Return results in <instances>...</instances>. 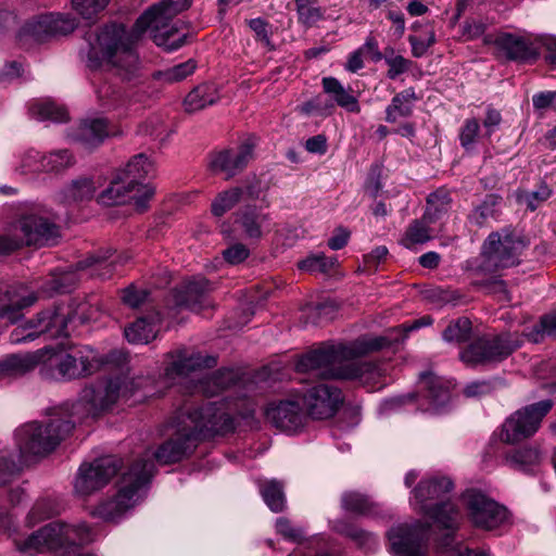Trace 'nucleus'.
I'll return each mask as SVG.
<instances>
[{
	"label": "nucleus",
	"mask_w": 556,
	"mask_h": 556,
	"mask_svg": "<svg viewBox=\"0 0 556 556\" xmlns=\"http://www.w3.org/2000/svg\"><path fill=\"white\" fill-rule=\"evenodd\" d=\"M453 489V482L447 477H427L421 479L412 491L409 503L412 507L430 519L439 529L446 530L440 545L448 547L453 534L457 530L460 513L447 494Z\"/></svg>",
	"instance_id": "obj_5"
},
{
	"label": "nucleus",
	"mask_w": 556,
	"mask_h": 556,
	"mask_svg": "<svg viewBox=\"0 0 556 556\" xmlns=\"http://www.w3.org/2000/svg\"><path fill=\"white\" fill-rule=\"evenodd\" d=\"M97 97L100 104L106 110H116L126 104V97L122 89L109 81L99 85Z\"/></svg>",
	"instance_id": "obj_42"
},
{
	"label": "nucleus",
	"mask_w": 556,
	"mask_h": 556,
	"mask_svg": "<svg viewBox=\"0 0 556 556\" xmlns=\"http://www.w3.org/2000/svg\"><path fill=\"white\" fill-rule=\"evenodd\" d=\"M323 88L332 100L342 109L352 113H359L361 106L358 100L334 77H324Z\"/></svg>",
	"instance_id": "obj_35"
},
{
	"label": "nucleus",
	"mask_w": 556,
	"mask_h": 556,
	"mask_svg": "<svg viewBox=\"0 0 556 556\" xmlns=\"http://www.w3.org/2000/svg\"><path fill=\"white\" fill-rule=\"evenodd\" d=\"M469 521L481 530H495L509 523L508 509L477 490H467L462 496Z\"/></svg>",
	"instance_id": "obj_12"
},
{
	"label": "nucleus",
	"mask_w": 556,
	"mask_h": 556,
	"mask_svg": "<svg viewBox=\"0 0 556 556\" xmlns=\"http://www.w3.org/2000/svg\"><path fill=\"white\" fill-rule=\"evenodd\" d=\"M76 27L75 20L60 14L40 15L26 23L24 30L36 40L51 35H66Z\"/></svg>",
	"instance_id": "obj_27"
},
{
	"label": "nucleus",
	"mask_w": 556,
	"mask_h": 556,
	"mask_svg": "<svg viewBox=\"0 0 556 556\" xmlns=\"http://www.w3.org/2000/svg\"><path fill=\"white\" fill-rule=\"evenodd\" d=\"M36 301L35 293L24 286L10 287L4 292H0V317L10 323H16L22 317L21 311Z\"/></svg>",
	"instance_id": "obj_28"
},
{
	"label": "nucleus",
	"mask_w": 556,
	"mask_h": 556,
	"mask_svg": "<svg viewBox=\"0 0 556 556\" xmlns=\"http://www.w3.org/2000/svg\"><path fill=\"white\" fill-rule=\"evenodd\" d=\"M232 425L230 415L216 402L179 409L172 420L175 433L155 451L147 450L129 464L122 473L116 495L100 503L94 515L108 521L117 520L140 501L142 490L153 476L154 460L160 465L180 462L195 450L202 438L226 433Z\"/></svg>",
	"instance_id": "obj_1"
},
{
	"label": "nucleus",
	"mask_w": 556,
	"mask_h": 556,
	"mask_svg": "<svg viewBox=\"0 0 556 556\" xmlns=\"http://www.w3.org/2000/svg\"><path fill=\"white\" fill-rule=\"evenodd\" d=\"M480 132V125L476 118L466 119L459 131L460 146L466 150L473 148Z\"/></svg>",
	"instance_id": "obj_59"
},
{
	"label": "nucleus",
	"mask_w": 556,
	"mask_h": 556,
	"mask_svg": "<svg viewBox=\"0 0 556 556\" xmlns=\"http://www.w3.org/2000/svg\"><path fill=\"white\" fill-rule=\"evenodd\" d=\"M332 529L363 547L371 548L378 543L377 538L372 533L358 528L355 523L345 519L336 520L332 525Z\"/></svg>",
	"instance_id": "obj_39"
},
{
	"label": "nucleus",
	"mask_w": 556,
	"mask_h": 556,
	"mask_svg": "<svg viewBox=\"0 0 556 556\" xmlns=\"http://www.w3.org/2000/svg\"><path fill=\"white\" fill-rule=\"evenodd\" d=\"M417 96L413 88L396 93L386 109V121L394 123L399 117H408L413 113V102Z\"/></svg>",
	"instance_id": "obj_37"
},
{
	"label": "nucleus",
	"mask_w": 556,
	"mask_h": 556,
	"mask_svg": "<svg viewBox=\"0 0 556 556\" xmlns=\"http://www.w3.org/2000/svg\"><path fill=\"white\" fill-rule=\"evenodd\" d=\"M387 535L393 556H428L429 525L421 521L399 523Z\"/></svg>",
	"instance_id": "obj_14"
},
{
	"label": "nucleus",
	"mask_w": 556,
	"mask_h": 556,
	"mask_svg": "<svg viewBox=\"0 0 556 556\" xmlns=\"http://www.w3.org/2000/svg\"><path fill=\"white\" fill-rule=\"evenodd\" d=\"M156 331L153 320L138 318L125 329V337L130 343L147 344L156 337Z\"/></svg>",
	"instance_id": "obj_41"
},
{
	"label": "nucleus",
	"mask_w": 556,
	"mask_h": 556,
	"mask_svg": "<svg viewBox=\"0 0 556 556\" xmlns=\"http://www.w3.org/2000/svg\"><path fill=\"white\" fill-rule=\"evenodd\" d=\"M552 191L547 185L542 184L536 190L532 192H520L517 195V201L520 205L526 206L530 211H535L542 203L548 200Z\"/></svg>",
	"instance_id": "obj_54"
},
{
	"label": "nucleus",
	"mask_w": 556,
	"mask_h": 556,
	"mask_svg": "<svg viewBox=\"0 0 556 556\" xmlns=\"http://www.w3.org/2000/svg\"><path fill=\"white\" fill-rule=\"evenodd\" d=\"M276 531L285 540L293 543H301L306 536V531L302 527L294 526L289 519L283 517L277 519Z\"/></svg>",
	"instance_id": "obj_57"
},
{
	"label": "nucleus",
	"mask_w": 556,
	"mask_h": 556,
	"mask_svg": "<svg viewBox=\"0 0 556 556\" xmlns=\"http://www.w3.org/2000/svg\"><path fill=\"white\" fill-rule=\"evenodd\" d=\"M296 393L312 420L333 418L345 402L344 393L338 384H305Z\"/></svg>",
	"instance_id": "obj_11"
},
{
	"label": "nucleus",
	"mask_w": 556,
	"mask_h": 556,
	"mask_svg": "<svg viewBox=\"0 0 556 556\" xmlns=\"http://www.w3.org/2000/svg\"><path fill=\"white\" fill-rule=\"evenodd\" d=\"M129 260L127 255H118L113 257V252L110 249L99 251L79 261L75 269L81 273V276H97L100 279L111 278L116 267L126 263Z\"/></svg>",
	"instance_id": "obj_23"
},
{
	"label": "nucleus",
	"mask_w": 556,
	"mask_h": 556,
	"mask_svg": "<svg viewBox=\"0 0 556 556\" xmlns=\"http://www.w3.org/2000/svg\"><path fill=\"white\" fill-rule=\"evenodd\" d=\"M336 265V257H327L323 253H315L301 261L299 263V268L307 273L327 274L332 270Z\"/></svg>",
	"instance_id": "obj_52"
},
{
	"label": "nucleus",
	"mask_w": 556,
	"mask_h": 556,
	"mask_svg": "<svg viewBox=\"0 0 556 556\" xmlns=\"http://www.w3.org/2000/svg\"><path fill=\"white\" fill-rule=\"evenodd\" d=\"M59 236V227L38 213L25 214L13 225L12 237L18 241V249L23 245L54 244Z\"/></svg>",
	"instance_id": "obj_16"
},
{
	"label": "nucleus",
	"mask_w": 556,
	"mask_h": 556,
	"mask_svg": "<svg viewBox=\"0 0 556 556\" xmlns=\"http://www.w3.org/2000/svg\"><path fill=\"white\" fill-rule=\"evenodd\" d=\"M452 199L445 189H439L427 199V210L424 214L425 220L435 223L441 219L450 210Z\"/></svg>",
	"instance_id": "obj_40"
},
{
	"label": "nucleus",
	"mask_w": 556,
	"mask_h": 556,
	"mask_svg": "<svg viewBox=\"0 0 556 556\" xmlns=\"http://www.w3.org/2000/svg\"><path fill=\"white\" fill-rule=\"evenodd\" d=\"M390 344L384 337L359 338L349 344H323L302 355L295 363L301 374L319 370L324 379H376L384 376L381 366L361 359V356Z\"/></svg>",
	"instance_id": "obj_3"
},
{
	"label": "nucleus",
	"mask_w": 556,
	"mask_h": 556,
	"mask_svg": "<svg viewBox=\"0 0 556 556\" xmlns=\"http://www.w3.org/2000/svg\"><path fill=\"white\" fill-rule=\"evenodd\" d=\"M479 288L482 289L484 292L497 295L500 301H510V296L508 294L506 285L502 279H500L498 275L493 278H488V280H479Z\"/></svg>",
	"instance_id": "obj_60"
},
{
	"label": "nucleus",
	"mask_w": 556,
	"mask_h": 556,
	"mask_svg": "<svg viewBox=\"0 0 556 556\" xmlns=\"http://www.w3.org/2000/svg\"><path fill=\"white\" fill-rule=\"evenodd\" d=\"M502 198L496 194H486L483 201L476 205L471 213L468 215L470 224L482 227L489 224L490 220L497 218Z\"/></svg>",
	"instance_id": "obj_36"
},
{
	"label": "nucleus",
	"mask_w": 556,
	"mask_h": 556,
	"mask_svg": "<svg viewBox=\"0 0 556 556\" xmlns=\"http://www.w3.org/2000/svg\"><path fill=\"white\" fill-rule=\"evenodd\" d=\"M285 367L281 361H273L257 370L245 365H231L222 367L215 372L216 382H264L276 381Z\"/></svg>",
	"instance_id": "obj_20"
},
{
	"label": "nucleus",
	"mask_w": 556,
	"mask_h": 556,
	"mask_svg": "<svg viewBox=\"0 0 556 556\" xmlns=\"http://www.w3.org/2000/svg\"><path fill=\"white\" fill-rule=\"evenodd\" d=\"M102 185L101 175L78 178L64 188L63 199L68 202L90 200Z\"/></svg>",
	"instance_id": "obj_32"
},
{
	"label": "nucleus",
	"mask_w": 556,
	"mask_h": 556,
	"mask_svg": "<svg viewBox=\"0 0 556 556\" xmlns=\"http://www.w3.org/2000/svg\"><path fill=\"white\" fill-rule=\"evenodd\" d=\"M45 173H59L70 168L75 163L73 153L67 149H60L43 154Z\"/></svg>",
	"instance_id": "obj_51"
},
{
	"label": "nucleus",
	"mask_w": 556,
	"mask_h": 556,
	"mask_svg": "<svg viewBox=\"0 0 556 556\" xmlns=\"http://www.w3.org/2000/svg\"><path fill=\"white\" fill-rule=\"evenodd\" d=\"M125 179L139 189L141 187H151L142 181L154 174L153 162L143 153L132 156L125 167L117 170Z\"/></svg>",
	"instance_id": "obj_30"
},
{
	"label": "nucleus",
	"mask_w": 556,
	"mask_h": 556,
	"mask_svg": "<svg viewBox=\"0 0 556 556\" xmlns=\"http://www.w3.org/2000/svg\"><path fill=\"white\" fill-rule=\"evenodd\" d=\"M242 189L233 187L219 192L211 204V212L214 216L220 217L235 207L242 198Z\"/></svg>",
	"instance_id": "obj_45"
},
{
	"label": "nucleus",
	"mask_w": 556,
	"mask_h": 556,
	"mask_svg": "<svg viewBox=\"0 0 556 556\" xmlns=\"http://www.w3.org/2000/svg\"><path fill=\"white\" fill-rule=\"evenodd\" d=\"M59 514V506L54 498L46 496L39 498L30 511L26 517V522L28 527H34L36 523L51 518L52 516Z\"/></svg>",
	"instance_id": "obj_47"
},
{
	"label": "nucleus",
	"mask_w": 556,
	"mask_h": 556,
	"mask_svg": "<svg viewBox=\"0 0 556 556\" xmlns=\"http://www.w3.org/2000/svg\"><path fill=\"white\" fill-rule=\"evenodd\" d=\"M382 59H384L389 66L387 75L390 79H395L397 76L409 70L410 61L400 54H395L392 48L386 49V53Z\"/></svg>",
	"instance_id": "obj_56"
},
{
	"label": "nucleus",
	"mask_w": 556,
	"mask_h": 556,
	"mask_svg": "<svg viewBox=\"0 0 556 556\" xmlns=\"http://www.w3.org/2000/svg\"><path fill=\"white\" fill-rule=\"evenodd\" d=\"M119 467L121 462L114 456L102 457L91 464H83L75 479L76 493L88 495L103 488Z\"/></svg>",
	"instance_id": "obj_19"
},
{
	"label": "nucleus",
	"mask_w": 556,
	"mask_h": 556,
	"mask_svg": "<svg viewBox=\"0 0 556 556\" xmlns=\"http://www.w3.org/2000/svg\"><path fill=\"white\" fill-rule=\"evenodd\" d=\"M471 321L467 317H460L450 321L442 332V338L448 343H463L470 338Z\"/></svg>",
	"instance_id": "obj_50"
},
{
	"label": "nucleus",
	"mask_w": 556,
	"mask_h": 556,
	"mask_svg": "<svg viewBox=\"0 0 556 556\" xmlns=\"http://www.w3.org/2000/svg\"><path fill=\"white\" fill-rule=\"evenodd\" d=\"M142 384H88L83 391V396L75 403H65L62 407H68L66 417L76 419V424L84 418L96 417L102 412L110 409L121 396L122 387L131 390H139Z\"/></svg>",
	"instance_id": "obj_9"
},
{
	"label": "nucleus",
	"mask_w": 556,
	"mask_h": 556,
	"mask_svg": "<svg viewBox=\"0 0 556 556\" xmlns=\"http://www.w3.org/2000/svg\"><path fill=\"white\" fill-rule=\"evenodd\" d=\"M536 40H540V48L545 47L547 50L545 60L556 66V37L540 35Z\"/></svg>",
	"instance_id": "obj_64"
},
{
	"label": "nucleus",
	"mask_w": 556,
	"mask_h": 556,
	"mask_svg": "<svg viewBox=\"0 0 556 556\" xmlns=\"http://www.w3.org/2000/svg\"><path fill=\"white\" fill-rule=\"evenodd\" d=\"M530 342H542L546 337L556 338V311L541 317L539 324L523 334Z\"/></svg>",
	"instance_id": "obj_44"
},
{
	"label": "nucleus",
	"mask_w": 556,
	"mask_h": 556,
	"mask_svg": "<svg viewBox=\"0 0 556 556\" xmlns=\"http://www.w3.org/2000/svg\"><path fill=\"white\" fill-rule=\"evenodd\" d=\"M68 314L63 307L47 309L38 314L36 320L17 326L10 334L12 343L18 344L35 340L41 333L52 337L67 336Z\"/></svg>",
	"instance_id": "obj_17"
},
{
	"label": "nucleus",
	"mask_w": 556,
	"mask_h": 556,
	"mask_svg": "<svg viewBox=\"0 0 556 556\" xmlns=\"http://www.w3.org/2000/svg\"><path fill=\"white\" fill-rule=\"evenodd\" d=\"M539 36L505 33L496 38L495 45L508 60L527 62L536 59L540 53Z\"/></svg>",
	"instance_id": "obj_21"
},
{
	"label": "nucleus",
	"mask_w": 556,
	"mask_h": 556,
	"mask_svg": "<svg viewBox=\"0 0 556 556\" xmlns=\"http://www.w3.org/2000/svg\"><path fill=\"white\" fill-rule=\"evenodd\" d=\"M153 194V187L136 189L131 182L116 172L110 185L99 193L97 201L102 205L132 203L138 210L143 211Z\"/></svg>",
	"instance_id": "obj_18"
},
{
	"label": "nucleus",
	"mask_w": 556,
	"mask_h": 556,
	"mask_svg": "<svg viewBox=\"0 0 556 556\" xmlns=\"http://www.w3.org/2000/svg\"><path fill=\"white\" fill-rule=\"evenodd\" d=\"M249 26L255 33L258 41L268 48H273L267 29L268 24L263 18L257 17L250 20Z\"/></svg>",
	"instance_id": "obj_63"
},
{
	"label": "nucleus",
	"mask_w": 556,
	"mask_h": 556,
	"mask_svg": "<svg viewBox=\"0 0 556 556\" xmlns=\"http://www.w3.org/2000/svg\"><path fill=\"white\" fill-rule=\"evenodd\" d=\"M109 3V0H72L73 9L85 20L96 17Z\"/></svg>",
	"instance_id": "obj_58"
},
{
	"label": "nucleus",
	"mask_w": 556,
	"mask_h": 556,
	"mask_svg": "<svg viewBox=\"0 0 556 556\" xmlns=\"http://www.w3.org/2000/svg\"><path fill=\"white\" fill-rule=\"evenodd\" d=\"M94 540L92 530L85 523L68 525L61 521L50 522L29 534L26 539H14L16 548L22 553H42L61 549L58 556H94L81 553L78 545Z\"/></svg>",
	"instance_id": "obj_7"
},
{
	"label": "nucleus",
	"mask_w": 556,
	"mask_h": 556,
	"mask_svg": "<svg viewBox=\"0 0 556 556\" xmlns=\"http://www.w3.org/2000/svg\"><path fill=\"white\" fill-rule=\"evenodd\" d=\"M552 407V400H543L515 412L503 424L501 440L505 443H516L532 437Z\"/></svg>",
	"instance_id": "obj_13"
},
{
	"label": "nucleus",
	"mask_w": 556,
	"mask_h": 556,
	"mask_svg": "<svg viewBox=\"0 0 556 556\" xmlns=\"http://www.w3.org/2000/svg\"><path fill=\"white\" fill-rule=\"evenodd\" d=\"M216 365L213 356H203L200 353H188L186 350H177L167 355L165 377L167 379L184 378L190 372L211 368Z\"/></svg>",
	"instance_id": "obj_22"
},
{
	"label": "nucleus",
	"mask_w": 556,
	"mask_h": 556,
	"mask_svg": "<svg viewBox=\"0 0 556 556\" xmlns=\"http://www.w3.org/2000/svg\"><path fill=\"white\" fill-rule=\"evenodd\" d=\"M189 7L188 0H162L138 17L132 30L121 24H110L88 33V66H105L122 78H130L139 68L136 47L143 31L149 29L154 43L168 52L185 45L187 36L174 18Z\"/></svg>",
	"instance_id": "obj_2"
},
{
	"label": "nucleus",
	"mask_w": 556,
	"mask_h": 556,
	"mask_svg": "<svg viewBox=\"0 0 556 556\" xmlns=\"http://www.w3.org/2000/svg\"><path fill=\"white\" fill-rule=\"evenodd\" d=\"M235 223L243 236L250 240H260L270 231L271 218L269 214L253 205H247L235 214Z\"/></svg>",
	"instance_id": "obj_25"
},
{
	"label": "nucleus",
	"mask_w": 556,
	"mask_h": 556,
	"mask_svg": "<svg viewBox=\"0 0 556 556\" xmlns=\"http://www.w3.org/2000/svg\"><path fill=\"white\" fill-rule=\"evenodd\" d=\"M65 413L68 407L60 406L53 409L47 425L31 421L16 429L14 438L18 454L0 453V484L17 475L30 457L51 453L72 432L76 419H68Z\"/></svg>",
	"instance_id": "obj_4"
},
{
	"label": "nucleus",
	"mask_w": 556,
	"mask_h": 556,
	"mask_svg": "<svg viewBox=\"0 0 556 556\" xmlns=\"http://www.w3.org/2000/svg\"><path fill=\"white\" fill-rule=\"evenodd\" d=\"M261 494L270 510L278 513L286 506L283 485L277 480H267L261 486Z\"/></svg>",
	"instance_id": "obj_43"
},
{
	"label": "nucleus",
	"mask_w": 556,
	"mask_h": 556,
	"mask_svg": "<svg viewBox=\"0 0 556 556\" xmlns=\"http://www.w3.org/2000/svg\"><path fill=\"white\" fill-rule=\"evenodd\" d=\"M264 414L273 427L288 434L301 432L309 420L296 390L286 399L268 403Z\"/></svg>",
	"instance_id": "obj_15"
},
{
	"label": "nucleus",
	"mask_w": 556,
	"mask_h": 556,
	"mask_svg": "<svg viewBox=\"0 0 556 556\" xmlns=\"http://www.w3.org/2000/svg\"><path fill=\"white\" fill-rule=\"evenodd\" d=\"M195 70V63L188 60L170 68L157 73V78L165 83H178L190 76Z\"/></svg>",
	"instance_id": "obj_55"
},
{
	"label": "nucleus",
	"mask_w": 556,
	"mask_h": 556,
	"mask_svg": "<svg viewBox=\"0 0 556 556\" xmlns=\"http://www.w3.org/2000/svg\"><path fill=\"white\" fill-rule=\"evenodd\" d=\"M29 114L37 121L65 122L67 111L50 99L36 100L29 105Z\"/></svg>",
	"instance_id": "obj_38"
},
{
	"label": "nucleus",
	"mask_w": 556,
	"mask_h": 556,
	"mask_svg": "<svg viewBox=\"0 0 556 556\" xmlns=\"http://www.w3.org/2000/svg\"><path fill=\"white\" fill-rule=\"evenodd\" d=\"M526 247L527 242L509 229L490 233L481 253L465 263L472 285L479 288V280L496 277L501 269L519 264V256Z\"/></svg>",
	"instance_id": "obj_6"
},
{
	"label": "nucleus",
	"mask_w": 556,
	"mask_h": 556,
	"mask_svg": "<svg viewBox=\"0 0 556 556\" xmlns=\"http://www.w3.org/2000/svg\"><path fill=\"white\" fill-rule=\"evenodd\" d=\"M16 170L23 175L45 173L43 153L28 149L20 156Z\"/></svg>",
	"instance_id": "obj_53"
},
{
	"label": "nucleus",
	"mask_w": 556,
	"mask_h": 556,
	"mask_svg": "<svg viewBox=\"0 0 556 556\" xmlns=\"http://www.w3.org/2000/svg\"><path fill=\"white\" fill-rule=\"evenodd\" d=\"M255 142L252 138L247 139L239 150L222 151L212 156L210 166L214 172H224L228 177L233 176L238 170L244 168L253 159Z\"/></svg>",
	"instance_id": "obj_26"
},
{
	"label": "nucleus",
	"mask_w": 556,
	"mask_h": 556,
	"mask_svg": "<svg viewBox=\"0 0 556 556\" xmlns=\"http://www.w3.org/2000/svg\"><path fill=\"white\" fill-rule=\"evenodd\" d=\"M341 506L344 510L357 515H369L374 513L375 504L365 494L348 491L341 496Z\"/></svg>",
	"instance_id": "obj_46"
},
{
	"label": "nucleus",
	"mask_w": 556,
	"mask_h": 556,
	"mask_svg": "<svg viewBox=\"0 0 556 556\" xmlns=\"http://www.w3.org/2000/svg\"><path fill=\"white\" fill-rule=\"evenodd\" d=\"M522 345L519 333L506 332L493 338H480L464 349L460 361L468 366L501 362Z\"/></svg>",
	"instance_id": "obj_10"
},
{
	"label": "nucleus",
	"mask_w": 556,
	"mask_h": 556,
	"mask_svg": "<svg viewBox=\"0 0 556 556\" xmlns=\"http://www.w3.org/2000/svg\"><path fill=\"white\" fill-rule=\"evenodd\" d=\"M211 290V283L205 277H194L188 280L178 292L177 304L194 309L201 299Z\"/></svg>",
	"instance_id": "obj_33"
},
{
	"label": "nucleus",
	"mask_w": 556,
	"mask_h": 556,
	"mask_svg": "<svg viewBox=\"0 0 556 556\" xmlns=\"http://www.w3.org/2000/svg\"><path fill=\"white\" fill-rule=\"evenodd\" d=\"M70 138L86 149L99 147L109 137V124L103 117L86 118L68 134Z\"/></svg>",
	"instance_id": "obj_29"
},
{
	"label": "nucleus",
	"mask_w": 556,
	"mask_h": 556,
	"mask_svg": "<svg viewBox=\"0 0 556 556\" xmlns=\"http://www.w3.org/2000/svg\"><path fill=\"white\" fill-rule=\"evenodd\" d=\"M148 298V292L144 289H137L134 286L123 290L122 301L129 307L136 308L141 305Z\"/></svg>",
	"instance_id": "obj_62"
},
{
	"label": "nucleus",
	"mask_w": 556,
	"mask_h": 556,
	"mask_svg": "<svg viewBox=\"0 0 556 556\" xmlns=\"http://www.w3.org/2000/svg\"><path fill=\"white\" fill-rule=\"evenodd\" d=\"M45 349L51 350L46 356V363L55 365L63 378L73 380L86 378L122 356L114 352L103 358L89 346H74L68 352L59 346Z\"/></svg>",
	"instance_id": "obj_8"
},
{
	"label": "nucleus",
	"mask_w": 556,
	"mask_h": 556,
	"mask_svg": "<svg viewBox=\"0 0 556 556\" xmlns=\"http://www.w3.org/2000/svg\"><path fill=\"white\" fill-rule=\"evenodd\" d=\"M51 350L39 349L35 352L11 354L0 361V380L16 379L33 371L40 363H46V356Z\"/></svg>",
	"instance_id": "obj_24"
},
{
	"label": "nucleus",
	"mask_w": 556,
	"mask_h": 556,
	"mask_svg": "<svg viewBox=\"0 0 556 556\" xmlns=\"http://www.w3.org/2000/svg\"><path fill=\"white\" fill-rule=\"evenodd\" d=\"M542 457L539 447L525 446L507 452L504 457V463L518 471L534 472L541 464Z\"/></svg>",
	"instance_id": "obj_31"
},
{
	"label": "nucleus",
	"mask_w": 556,
	"mask_h": 556,
	"mask_svg": "<svg viewBox=\"0 0 556 556\" xmlns=\"http://www.w3.org/2000/svg\"><path fill=\"white\" fill-rule=\"evenodd\" d=\"M219 98V91L215 84H203L187 94L184 105L187 112L192 113L215 104Z\"/></svg>",
	"instance_id": "obj_34"
},
{
	"label": "nucleus",
	"mask_w": 556,
	"mask_h": 556,
	"mask_svg": "<svg viewBox=\"0 0 556 556\" xmlns=\"http://www.w3.org/2000/svg\"><path fill=\"white\" fill-rule=\"evenodd\" d=\"M294 3L299 22L306 27L324 18L325 11L318 5V0H294Z\"/></svg>",
	"instance_id": "obj_48"
},
{
	"label": "nucleus",
	"mask_w": 556,
	"mask_h": 556,
	"mask_svg": "<svg viewBox=\"0 0 556 556\" xmlns=\"http://www.w3.org/2000/svg\"><path fill=\"white\" fill-rule=\"evenodd\" d=\"M250 255V250L245 244L237 242L223 251L224 260L230 265H237L245 261Z\"/></svg>",
	"instance_id": "obj_61"
},
{
	"label": "nucleus",
	"mask_w": 556,
	"mask_h": 556,
	"mask_svg": "<svg viewBox=\"0 0 556 556\" xmlns=\"http://www.w3.org/2000/svg\"><path fill=\"white\" fill-rule=\"evenodd\" d=\"M430 224L433 223L430 220H425V216H422L421 219L414 220L405 232L403 244L406 248H410L414 244L429 241L432 238V230L429 227Z\"/></svg>",
	"instance_id": "obj_49"
}]
</instances>
